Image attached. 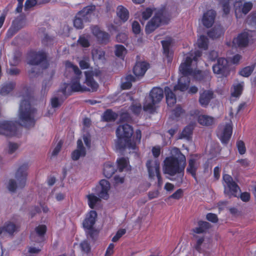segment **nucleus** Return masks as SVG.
I'll list each match as a JSON object with an SVG mask.
<instances>
[{"instance_id": "52", "label": "nucleus", "mask_w": 256, "mask_h": 256, "mask_svg": "<svg viewBox=\"0 0 256 256\" xmlns=\"http://www.w3.org/2000/svg\"><path fill=\"white\" fill-rule=\"evenodd\" d=\"M237 146L240 154H243L246 152V147L244 142L242 140H239L237 142Z\"/></svg>"}, {"instance_id": "61", "label": "nucleus", "mask_w": 256, "mask_h": 256, "mask_svg": "<svg viewBox=\"0 0 256 256\" xmlns=\"http://www.w3.org/2000/svg\"><path fill=\"white\" fill-rule=\"evenodd\" d=\"M206 219L212 222H216L218 221V218L216 214L209 213L206 215Z\"/></svg>"}, {"instance_id": "13", "label": "nucleus", "mask_w": 256, "mask_h": 256, "mask_svg": "<svg viewBox=\"0 0 256 256\" xmlns=\"http://www.w3.org/2000/svg\"><path fill=\"white\" fill-rule=\"evenodd\" d=\"M160 163L157 160L150 159L147 160L146 166L150 178H154L156 174L160 172Z\"/></svg>"}, {"instance_id": "42", "label": "nucleus", "mask_w": 256, "mask_h": 256, "mask_svg": "<svg viewBox=\"0 0 256 256\" xmlns=\"http://www.w3.org/2000/svg\"><path fill=\"white\" fill-rule=\"evenodd\" d=\"M88 200L89 206L93 209L94 208L96 204L100 200V198L93 194L87 196Z\"/></svg>"}, {"instance_id": "8", "label": "nucleus", "mask_w": 256, "mask_h": 256, "mask_svg": "<svg viewBox=\"0 0 256 256\" xmlns=\"http://www.w3.org/2000/svg\"><path fill=\"white\" fill-rule=\"evenodd\" d=\"M66 68L68 70H72L76 76V78L72 80L70 85V88L73 92H86L89 90L86 87L80 84V79L82 76V72L76 66L68 62L66 64Z\"/></svg>"}, {"instance_id": "15", "label": "nucleus", "mask_w": 256, "mask_h": 256, "mask_svg": "<svg viewBox=\"0 0 256 256\" xmlns=\"http://www.w3.org/2000/svg\"><path fill=\"white\" fill-rule=\"evenodd\" d=\"M214 94L211 90H202L200 92L198 102L202 107H206L210 100L214 98Z\"/></svg>"}, {"instance_id": "48", "label": "nucleus", "mask_w": 256, "mask_h": 256, "mask_svg": "<svg viewBox=\"0 0 256 256\" xmlns=\"http://www.w3.org/2000/svg\"><path fill=\"white\" fill-rule=\"evenodd\" d=\"M172 42V39L170 38H167L164 40L162 41L164 52L168 54L169 52V47Z\"/></svg>"}, {"instance_id": "25", "label": "nucleus", "mask_w": 256, "mask_h": 256, "mask_svg": "<svg viewBox=\"0 0 256 256\" xmlns=\"http://www.w3.org/2000/svg\"><path fill=\"white\" fill-rule=\"evenodd\" d=\"M164 93L166 97V100L169 106H173L176 102V92L171 90L169 87L166 86L164 88Z\"/></svg>"}, {"instance_id": "59", "label": "nucleus", "mask_w": 256, "mask_h": 256, "mask_svg": "<svg viewBox=\"0 0 256 256\" xmlns=\"http://www.w3.org/2000/svg\"><path fill=\"white\" fill-rule=\"evenodd\" d=\"M156 28L154 24L149 22L146 26V33L150 34L154 31Z\"/></svg>"}, {"instance_id": "50", "label": "nucleus", "mask_w": 256, "mask_h": 256, "mask_svg": "<svg viewBox=\"0 0 256 256\" xmlns=\"http://www.w3.org/2000/svg\"><path fill=\"white\" fill-rule=\"evenodd\" d=\"M126 232L125 229H120L118 230L116 234L113 237L112 241L114 242H117L124 234Z\"/></svg>"}, {"instance_id": "43", "label": "nucleus", "mask_w": 256, "mask_h": 256, "mask_svg": "<svg viewBox=\"0 0 256 256\" xmlns=\"http://www.w3.org/2000/svg\"><path fill=\"white\" fill-rule=\"evenodd\" d=\"M117 115L110 110H107L104 114V120L110 122L116 119Z\"/></svg>"}, {"instance_id": "19", "label": "nucleus", "mask_w": 256, "mask_h": 256, "mask_svg": "<svg viewBox=\"0 0 256 256\" xmlns=\"http://www.w3.org/2000/svg\"><path fill=\"white\" fill-rule=\"evenodd\" d=\"M216 16V12L213 10H209L204 13L202 18L203 25L206 28H210L214 24Z\"/></svg>"}, {"instance_id": "30", "label": "nucleus", "mask_w": 256, "mask_h": 256, "mask_svg": "<svg viewBox=\"0 0 256 256\" xmlns=\"http://www.w3.org/2000/svg\"><path fill=\"white\" fill-rule=\"evenodd\" d=\"M198 168V164H197L196 160L190 158L188 161V166L186 168L188 172L192 174V176L196 180V172Z\"/></svg>"}, {"instance_id": "49", "label": "nucleus", "mask_w": 256, "mask_h": 256, "mask_svg": "<svg viewBox=\"0 0 256 256\" xmlns=\"http://www.w3.org/2000/svg\"><path fill=\"white\" fill-rule=\"evenodd\" d=\"M18 145L16 143L9 142L8 144V153L12 154L18 148Z\"/></svg>"}, {"instance_id": "47", "label": "nucleus", "mask_w": 256, "mask_h": 256, "mask_svg": "<svg viewBox=\"0 0 256 256\" xmlns=\"http://www.w3.org/2000/svg\"><path fill=\"white\" fill-rule=\"evenodd\" d=\"M244 82L238 84L234 86V92L232 93V96L238 97L240 96L243 90Z\"/></svg>"}, {"instance_id": "54", "label": "nucleus", "mask_w": 256, "mask_h": 256, "mask_svg": "<svg viewBox=\"0 0 256 256\" xmlns=\"http://www.w3.org/2000/svg\"><path fill=\"white\" fill-rule=\"evenodd\" d=\"M132 111L135 114H138L142 110V106L140 104H136L131 106Z\"/></svg>"}, {"instance_id": "10", "label": "nucleus", "mask_w": 256, "mask_h": 256, "mask_svg": "<svg viewBox=\"0 0 256 256\" xmlns=\"http://www.w3.org/2000/svg\"><path fill=\"white\" fill-rule=\"evenodd\" d=\"M19 229L20 225L18 223L12 220L7 221L2 226L0 227V236L4 235L12 236L19 231Z\"/></svg>"}, {"instance_id": "21", "label": "nucleus", "mask_w": 256, "mask_h": 256, "mask_svg": "<svg viewBox=\"0 0 256 256\" xmlns=\"http://www.w3.org/2000/svg\"><path fill=\"white\" fill-rule=\"evenodd\" d=\"M97 218V213L94 210H90L86 216L83 222L84 228L90 230L94 224Z\"/></svg>"}, {"instance_id": "58", "label": "nucleus", "mask_w": 256, "mask_h": 256, "mask_svg": "<svg viewBox=\"0 0 256 256\" xmlns=\"http://www.w3.org/2000/svg\"><path fill=\"white\" fill-rule=\"evenodd\" d=\"M183 194V191L182 189L178 190L174 193L169 196V198H172L176 200L180 198Z\"/></svg>"}, {"instance_id": "63", "label": "nucleus", "mask_w": 256, "mask_h": 256, "mask_svg": "<svg viewBox=\"0 0 256 256\" xmlns=\"http://www.w3.org/2000/svg\"><path fill=\"white\" fill-rule=\"evenodd\" d=\"M127 35L124 33H120L117 35L116 40L120 42H124L127 40Z\"/></svg>"}, {"instance_id": "5", "label": "nucleus", "mask_w": 256, "mask_h": 256, "mask_svg": "<svg viewBox=\"0 0 256 256\" xmlns=\"http://www.w3.org/2000/svg\"><path fill=\"white\" fill-rule=\"evenodd\" d=\"M192 60L190 58L186 57L184 62L181 64L179 68L180 72L184 75L191 76L198 80L209 78L210 76L207 72H202L193 69L191 67Z\"/></svg>"}, {"instance_id": "32", "label": "nucleus", "mask_w": 256, "mask_h": 256, "mask_svg": "<svg viewBox=\"0 0 256 256\" xmlns=\"http://www.w3.org/2000/svg\"><path fill=\"white\" fill-rule=\"evenodd\" d=\"M194 237L196 239V244L194 246V248L196 250L200 252H202L204 248V236H200L195 234H194Z\"/></svg>"}, {"instance_id": "53", "label": "nucleus", "mask_w": 256, "mask_h": 256, "mask_svg": "<svg viewBox=\"0 0 256 256\" xmlns=\"http://www.w3.org/2000/svg\"><path fill=\"white\" fill-rule=\"evenodd\" d=\"M156 103H154V102L152 100V102H146L144 105V110L146 111H152L154 109V106Z\"/></svg>"}, {"instance_id": "6", "label": "nucleus", "mask_w": 256, "mask_h": 256, "mask_svg": "<svg viewBox=\"0 0 256 256\" xmlns=\"http://www.w3.org/2000/svg\"><path fill=\"white\" fill-rule=\"evenodd\" d=\"M148 64L147 63L145 62H137L133 69L136 77L132 74L128 75L125 78L126 82L123 84V88H130L132 86V82L136 81L138 77L142 76L148 70Z\"/></svg>"}, {"instance_id": "16", "label": "nucleus", "mask_w": 256, "mask_h": 256, "mask_svg": "<svg viewBox=\"0 0 256 256\" xmlns=\"http://www.w3.org/2000/svg\"><path fill=\"white\" fill-rule=\"evenodd\" d=\"M252 4L250 2L244 4H242L241 2H236L234 8L236 16L237 18L241 16L242 14L244 15L246 14L252 9Z\"/></svg>"}, {"instance_id": "40", "label": "nucleus", "mask_w": 256, "mask_h": 256, "mask_svg": "<svg viewBox=\"0 0 256 256\" xmlns=\"http://www.w3.org/2000/svg\"><path fill=\"white\" fill-rule=\"evenodd\" d=\"M92 54L94 59L102 60L104 58V52L101 49L94 48L92 50Z\"/></svg>"}, {"instance_id": "39", "label": "nucleus", "mask_w": 256, "mask_h": 256, "mask_svg": "<svg viewBox=\"0 0 256 256\" xmlns=\"http://www.w3.org/2000/svg\"><path fill=\"white\" fill-rule=\"evenodd\" d=\"M118 166L120 172H122L124 168L128 170V160L122 158L117 160Z\"/></svg>"}, {"instance_id": "7", "label": "nucleus", "mask_w": 256, "mask_h": 256, "mask_svg": "<svg viewBox=\"0 0 256 256\" xmlns=\"http://www.w3.org/2000/svg\"><path fill=\"white\" fill-rule=\"evenodd\" d=\"M95 10L94 6H86L79 12L74 20V25L78 29L84 28V23L89 22L92 16L93 12Z\"/></svg>"}, {"instance_id": "36", "label": "nucleus", "mask_w": 256, "mask_h": 256, "mask_svg": "<svg viewBox=\"0 0 256 256\" xmlns=\"http://www.w3.org/2000/svg\"><path fill=\"white\" fill-rule=\"evenodd\" d=\"M103 172L106 178H110L114 173L115 170L113 166L108 162L104 164Z\"/></svg>"}, {"instance_id": "17", "label": "nucleus", "mask_w": 256, "mask_h": 256, "mask_svg": "<svg viewBox=\"0 0 256 256\" xmlns=\"http://www.w3.org/2000/svg\"><path fill=\"white\" fill-rule=\"evenodd\" d=\"M46 58V54L43 51L32 52L30 54L28 64L31 65H38Z\"/></svg>"}, {"instance_id": "9", "label": "nucleus", "mask_w": 256, "mask_h": 256, "mask_svg": "<svg viewBox=\"0 0 256 256\" xmlns=\"http://www.w3.org/2000/svg\"><path fill=\"white\" fill-rule=\"evenodd\" d=\"M223 180L225 195L230 198L232 196H237V194H238L240 189L238 185L233 180L232 178L230 176L226 174L223 176Z\"/></svg>"}, {"instance_id": "34", "label": "nucleus", "mask_w": 256, "mask_h": 256, "mask_svg": "<svg viewBox=\"0 0 256 256\" xmlns=\"http://www.w3.org/2000/svg\"><path fill=\"white\" fill-rule=\"evenodd\" d=\"M15 86L16 84L12 82L4 84L0 89V94L2 96L8 94L14 90Z\"/></svg>"}, {"instance_id": "44", "label": "nucleus", "mask_w": 256, "mask_h": 256, "mask_svg": "<svg viewBox=\"0 0 256 256\" xmlns=\"http://www.w3.org/2000/svg\"><path fill=\"white\" fill-rule=\"evenodd\" d=\"M23 22L20 20H15L12 22V25L9 30V32L14 31V32L18 31L24 27Z\"/></svg>"}, {"instance_id": "35", "label": "nucleus", "mask_w": 256, "mask_h": 256, "mask_svg": "<svg viewBox=\"0 0 256 256\" xmlns=\"http://www.w3.org/2000/svg\"><path fill=\"white\" fill-rule=\"evenodd\" d=\"M117 15L123 22H126L128 18V12L126 8L120 6L117 8Z\"/></svg>"}, {"instance_id": "38", "label": "nucleus", "mask_w": 256, "mask_h": 256, "mask_svg": "<svg viewBox=\"0 0 256 256\" xmlns=\"http://www.w3.org/2000/svg\"><path fill=\"white\" fill-rule=\"evenodd\" d=\"M208 40L206 36H201L198 40V45L200 48L206 50L208 48Z\"/></svg>"}, {"instance_id": "20", "label": "nucleus", "mask_w": 256, "mask_h": 256, "mask_svg": "<svg viewBox=\"0 0 256 256\" xmlns=\"http://www.w3.org/2000/svg\"><path fill=\"white\" fill-rule=\"evenodd\" d=\"M84 74L86 78L85 83L89 87L87 88L89 90L88 91L92 92L96 91L98 88V84L94 79V74L90 72H85Z\"/></svg>"}, {"instance_id": "57", "label": "nucleus", "mask_w": 256, "mask_h": 256, "mask_svg": "<svg viewBox=\"0 0 256 256\" xmlns=\"http://www.w3.org/2000/svg\"><path fill=\"white\" fill-rule=\"evenodd\" d=\"M36 4V0H26L24 5V10H27L29 8L34 6Z\"/></svg>"}, {"instance_id": "27", "label": "nucleus", "mask_w": 256, "mask_h": 256, "mask_svg": "<svg viewBox=\"0 0 256 256\" xmlns=\"http://www.w3.org/2000/svg\"><path fill=\"white\" fill-rule=\"evenodd\" d=\"M150 96L154 103L159 102L164 97L162 89L160 88H153L150 92Z\"/></svg>"}, {"instance_id": "4", "label": "nucleus", "mask_w": 256, "mask_h": 256, "mask_svg": "<svg viewBox=\"0 0 256 256\" xmlns=\"http://www.w3.org/2000/svg\"><path fill=\"white\" fill-rule=\"evenodd\" d=\"M28 164H24L20 166L15 174V179H10L7 188L11 192H15L17 189L24 188L26 184Z\"/></svg>"}, {"instance_id": "62", "label": "nucleus", "mask_w": 256, "mask_h": 256, "mask_svg": "<svg viewBox=\"0 0 256 256\" xmlns=\"http://www.w3.org/2000/svg\"><path fill=\"white\" fill-rule=\"evenodd\" d=\"M152 13V11L150 8H147L145 11L142 12V18L144 20H147L149 18Z\"/></svg>"}, {"instance_id": "41", "label": "nucleus", "mask_w": 256, "mask_h": 256, "mask_svg": "<svg viewBox=\"0 0 256 256\" xmlns=\"http://www.w3.org/2000/svg\"><path fill=\"white\" fill-rule=\"evenodd\" d=\"M193 130V127L192 126H186L182 130L180 138H185L187 140H189L190 138V136L192 134Z\"/></svg>"}, {"instance_id": "18", "label": "nucleus", "mask_w": 256, "mask_h": 256, "mask_svg": "<svg viewBox=\"0 0 256 256\" xmlns=\"http://www.w3.org/2000/svg\"><path fill=\"white\" fill-rule=\"evenodd\" d=\"M182 75L178 79V84L174 88V90L175 92H176L178 90L180 92H184L188 90L190 84V79L188 76V75Z\"/></svg>"}, {"instance_id": "31", "label": "nucleus", "mask_w": 256, "mask_h": 256, "mask_svg": "<svg viewBox=\"0 0 256 256\" xmlns=\"http://www.w3.org/2000/svg\"><path fill=\"white\" fill-rule=\"evenodd\" d=\"M210 227V223L206 222L199 221L198 222V226L192 230V232L195 234H202Z\"/></svg>"}, {"instance_id": "60", "label": "nucleus", "mask_w": 256, "mask_h": 256, "mask_svg": "<svg viewBox=\"0 0 256 256\" xmlns=\"http://www.w3.org/2000/svg\"><path fill=\"white\" fill-rule=\"evenodd\" d=\"M132 29L134 33L139 34L140 32V26L139 23L136 21H134L132 24Z\"/></svg>"}, {"instance_id": "28", "label": "nucleus", "mask_w": 256, "mask_h": 256, "mask_svg": "<svg viewBox=\"0 0 256 256\" xmlns=\"http://www.w3.org/2000/svg\"><path fill=\"white\" fill-rule=\"evenodd\" d=\"M102 190L99 194V196L104 199H107L108 198V192L110 188V184L106 180H102L100 182Z\"/></svg>"}, {"instance_id": "29", "label": "nucleus", "mask_w": 256, "mask_h": 256, "mask_svg": "<svg viewBox=\"0 0 256 256\" xmlns=\"http://www.w3.org/2000/svg\"><path fill=\"white\" fill-rule=\"evenodd\" d=\"M224 34V29L221 26H216L208 32V36L212 39L220 38Z\"/></svg>"}, {"instance_id": "55", "label": "nucleus", "mask_w": 256, "mask_h": 256, "mask_svg": "<svg viewBox=\"0 0 256 256\" xmlns=\"http://www.w3.org/2000/svg\"><path fill=\"white\" fill-rule=\"evenodd\" d=\"M21 56V54L18 52H16L14 54L13 60L10 62L11 64L16 66L18 64V62L20 60V58Z\"/></svg>"}, {"instance_id": "45", "label": "nucleus", "mask_w": 256, "mask_h": 256, "mask_svg": "<svg viewBox=\"0 0 256 256\" xmlns=\"http://www.w3.org/2000/svg\"><path fill=\"white\" fill-rule=\"evenodd\" d=\"M254 70V66H248L240 70L239 74L242 76L248 77L252 74Z\"/></svg>"}, {"instance_id": "37", "label": "nucleus", "mask_w": 256, "mask_h": 256, "mask_svg": "<svg viewBox=\"0 0 256 256\" xmlns=\"http://www.w3.org/2000/svg\"><path fill=\"white\" fill-rule=\"evenodd\" d=\"M61 105V102L58 98L56 97L52 98L51 99V106L52 108L48 110V115L50 116L53 114L55 111V108L59 107Z\"/></svg>"}, {"instance_id": "33", "label": "nucleus", "mask_w": 256, "mask_h": 256, "mask_svg": "<svg viewBox=\"0 0 256 256\" xmlns=\"http://www.w3.org/2000/svg\"><path fill=\"white\" fill-rule=\"evenodd\" d=\"M198 122L203 126H209L214 122V118L207 115H200L198 118Z\"/></svg>"}, {"instance_id": "56", "label": "nucleus", "mask_w": 256, "mask_h": 256, "mask_svg": "<svg viewBox=\"0 0 256 256\" xmlns=\"http://www.w3.org/2000/svg\"><path fill=\"white\" fill-rule=\"evenodd\" d=\"M132 118L128 113H123L120 116V120L123 122H130Z\"/></svg>"}, {"instance_id": "51", "label": "nucleus", "mask_w": 256, "mask_h": 256, "mask_svg": "<svg viewBox=\"0 0 256 256\" xmlns=\"http://www.w3.org/2000/svg\"><path fill=\"white\" fill-rule=\"evenodd\" d=\"M78 42L83 47L87 48L90 46V43L88 40L83 36H80L79 38Z\"/></svg>"}, {"instance_id": "14", "label": "nucleus", "mask_w": 256, "mask_h": 256, "mask_svg": "<svg viewBox=\"0 0 256 256\" xmlns=\"http://www.w3.org/2000/svg\"><path fill=\"white\" fill-rule=\"evenodd\" d=\"M92 34L96 37L98 41L102 44H106L110 42V34L102 30L96 26H94L92 28Z\"/></svg>"}, {"instance_id": "23", "label": "nucleus", "mask_w": 256, "mask_h": 256, "mask_svg": "<svg viewBox=\"0 0 256 256\" xmlns=\"http://www.w3.org/2000/svg\"><path fill=\"white\" fill-rule=\"evenodd\" d=\"M86 154V148L83 146L82 140H78L77 141V148L72 154V158L74 160H77L80 156H84Z\"/></svg>"}, {"instance_id": "2", "label": "nucleus", "mask_w": 256, "mask_h": 256, "mask_svg": "<svg viewBox=\"0 0 256 256\" xmlns=\"http://www.w3.org/2000/svg\"><path fill=\"white\" fill-rule=\"evenodd\" d=\"M133 132V128L130 124H126L120 125L116 131L118 138L116 148L120 150L126 148L134 150L136 144L131 140Z\"/></svg>"}, {"instance_id": "46", "label": "nucleus", "mask_w": 256, "mask_h": 256, "mask_svg": "<svg viewBox=\"0 0 256 256\" xmlns=\"http://www.w3.org/2000/svg\"><path fill=\"white\" fill-rule=\"evenodd\" d=\"M126 53V50L122 45L116 46L115 54L120 58H122Z\"/></svg>"}, {"instance_id": "64", "label": "nucleus", "mask_w": 256, "mask_h": 256, "mask_svg": "<svg viewBox=\"0 0 256 256\" xmlns=\"http://www.w3.org/2000/svg\"><path fill=\"white\" fill-rule=\"evenodd\" d=\"M160 189L157 190H155L154 191L150 192L148 193V196L150 200H152L154 198H156L158 197L160 194Z\"/></svg>"}, {"instance_id": "26", "label": "nucleus", "mask_w": 256, "mask_h": 256, "mask_svg": "<svg viewBox=\"0 0 256 256\" xmlns=\"http://www.w3.org/2000/svg\"><path fill=\"white\" fill-rule=\"evenodd\" d=\"M248 42V34L244 32L240 34L236 38L233 40V43L235 46L240 47L246 46Z\"/></svg>"}, {"instance_id": "1", "label": "nucleus", "mask_w": 256, "mask_h": 256, "mask_svg": "<svg viewBox=\"0 0 256 256\" xmlns=\"http://www.w3.org/2000/svg\"><path fill=\"white\" fill-rule=\"evenodd\" d=\"M172 152L176 156L166 158L164 160L163 171L171 176L178 174L176 180L181 184L183 181L184 170L186 165V158L178 148H174Z\"/></svg>"}, {"instance_id": "11", "label": "nucleus", "mask_w": 256, "mask_h": 256, "mask_svg": "<svg viewBox=\"0 0 256 256\" xmlns=\"http://www.w3.org/2000/svg\"><path fill=\"white\" fill-rule=\"evenodd\" d=\"M212 68L215 74L226 76L229 72L228 60L222 58H218L216 64L213 66Z\"/></svg>"}, {"instance_id": "22", "label": "nucleus", "mask_w": 256, "mask_h": 256, "mask_svg": "<svg viewBox=\"0 0 256 256\" xmlns=\"http://www.w3.org/2000/svg\"><path fill=\"white\" fill-rule=\"evenodd\" d=\"M46 230V227L44 225H40L36 227L35 232L30 234V238L36 242H40L45 234Z\"/></svg>"}, {"instance_id": "24", "label": "nucleus", "mask_w": 256, "mask_h": 256, "mask_svg": "<svg viewBox=\"0 0 256 256\" xmlns=\"http://www.w3.org/2000/svg\"><path fill=\"white\" fill-rule=\"evenodd\" d=\"M232 128L231 122L226 124L220 136L221 141L224 144H227L230 140L232 134Z\"/></svg>"}, {"instance_id": "3", "label": "nucleus", "mask_w": 256, "mask_h": 256, "mask_svg": "<svg viewBox=\"0 0 256 256\" xmlns=\"http://www.w3.org/2000/svg\"><path fill=\"white\" fill-rule=\"evenodd\" d=\"M30 97L28 99H24L20 104L18 117L21 122L20 124L26 128L33 126L35 123L34 114L35 109L32 107L30 100Z\"/></svg>"}, {"instance_id": "12", "label": "nucleus", "mask_w": 256, "mask_h": 256, "mask_svg": "<svg viewBox=\"0 0 256 256\" xmlns=\"http://www.w3.org/2000/svg\"><path fill=\"white\" fill-rule=\"evenodd\" d=\"M16 130V125L12 122L4 121L0 122V134L12 136Z\"/></svg>"}]
</instances>
